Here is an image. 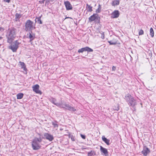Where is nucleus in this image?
<instances>
[{"mask_svg": "<svg viewBox=\"0 0 156 156\" xmlns=\"http://www.w3.org/2000/svg\"><path fill=\"white\" fill-rule=\"evenodd\" d=\"M17 34L16 29L14 28H11L8 29L6 34V37L7 39V42L11 44L14 40Z\"/></svg>", "mask_w": 156, "mask_h": 156, "instance_id": "obj_1", "label": "nucleus"}, {"mask_svg": "<svg viewBox=\"0 0 156 156\" xmlns=\"http://www.w3.org/2000/svg\"><path fill=\"white\" fill-rule=\"evenodd\" d=\"M49 100L50 102L57 106L63 108H65L73 112H75L77 110V109L76 108H75L74 107L71 106L69 104H63L62 102H61V103H56V99L54 98H51Z\"/></svg>", "mask_w": 156, "mask_h": 156, "instance_id": "obj_2", "label": "nucleus"}, {"mask_svg": "<svg viewBox=\"0 0 156 156\" xmlns=\"http://www.w3.org/2000/svg\"><path fill=\"white\" fill-rule=\"evenodd\" d=\"M42 141V139L41 138H35L33 140L32 144V146L34 150H38L41 148V146L39 143Z\"/></svg>", "mask_w": 156, "mask_h": 156, "instance_id": "obj_3", "label": "nucleus"}, {"mask_svg": "<svg viewBox=\"0 0 156 156\" xmlns=\"http://www.w3.org/2000/svg\"><path fill=\"white\" fill-rule=\"evenodd\" d=\"M25 30L26 31H32L35 28V24L34 22L30 20H27L25 25Z\"/></svg>", "mask_w": 156, "mask_h": 156, "instance_id": "obj_4", "label": "nucleus"}, {"mask_svg": "<svg viewBox=\"0 0 156 156\" xmlns=\"http://www.w3.org/2000/svg\"><path fill=\"white\" fill-rule=\"evenodd\" d=\"M125 99L129 106L133 107L136 104V101L130 94H128L125 96Z\"/></svg>", "mask_w": 156, "mask_h": 156, "instance_id": "obj_5", "label": "nucleus"}, {"mask_svg": "<svg viewBox=\"0 0 156 156\" xmlns=\"http://www.w3.org/2000/svg\"><path fill=\"white\" fill-rule=\"evenodd\" d=\"M20 43L18 41H15L11 44L9 46V48L13 52H16Z\"/></svg>", "mask_w": 156, "mask_h": 156, "instance_id": "obj_6", "label": "nucleus"}, {"mask_svg": "<svg viewBox=\"0 0 156 156\" xmlns=\"http://www.w3.org/2000/svg\"><path fill=\"white\" fill-rule=\"evenodd\" d=\"M39 86L38 84H36L32 87L33 91L37 94H41V92L39 90Z\"/></svg>", "mask_w": 156, "mask_h": 156, "instance_id": "obj_7", "label": "nucleus"}, {"mask_svg": "<svg viewBox=\"0 0 156 156\" xmlns=\"http://www.w3.org/2000/svg\"><path fill=\"white\" fill-rule=\"evenodd\" d=\"M44 137L46 139L50 141H52L54 139L53 135L48 133H44Z\"/></svg>", "mask_w": 156, "mask_h": 156, "instance_id": "obj_8", "label": "nucleus"}, {"mask_svg": "<svg viewBox=\"0 0 156 156\" xmlns=\"http://www.w3.org/2000/svg\"><path fill=\"white\" fill-rule=\"evenodd\" d=\"M119 11L118 10H115L111 14V17L112 18H116L119 16Z\"/></svg>", "mask_w": 156, "mask_h": 156, "instance_id": "obj_9", "label": "nucleus"}, {"mask_svg": "<svg viewBox=\"0 0 156 156\" xmlns=\"http://www.w3.org/2000/svg\"><path fill=\"white\" fill-rule=\"evenodd\" d=\"M30 31V32H29V33L27 34V38L30 39V42L31 44H32V41L35 38V34L32 33V31Z\"/></svg>", "mask_w": 156, "mask_h": 156, "instance_id": "obj_10", "label": "nucleus"}, {"mask_svg": "<svg viewBox=\"0 0 156 156\" xmlns=\"http://www.w3.org/2000/svg\"><path fill=\"white\" fill-rule=\"evenodd\" d=\"M64 4L66 10H69L72 9L73 8L72 6L69 1H66L64 2Z\"/></svg>", "mask_w": 156, "mask_h": 156, "instance_id": "obj_11", "label": "nucleus"}, {"mask_svg": "<svg viewBox=\"0 0 156 156\" xmlns=\"http://www.w3.org/2000/svg\"><path fill=\"white\" fill-rule=\"evenodd\" d=\"M150 150L146 146H144L142 153L144 156H146L148 154L150 153Z\"/></svg>", "mask_w": 156, "mask_h": 156, "instance_id": "obj_12", "label": "nucleus"}, {"mask_svg": "<svg viewBox=\"0 0 156 156\" xmlns=\"http://www.w3.org/2000/svg\"><path fill=\"white\" fill-rule=\"evenodd\" d=\"M100 151L102 153H103L106 156V155H108V152L106 149L103 147L101 146H100Z\"/></svg>", "mask_w": 156, "mask_h": 156, "instance_id": "obj_13", "label": "nucleus"}, {"mask_svg": "<svg viewBox=\"0 0 156 156\" xmlns=\"http://www.w3.org/2000/svg\"><path fill=\"white\" fill-rule=\"evenodd\" d=\"M97 15L94 14L92 16H91L89 18V21L90 22H92L95 20L97 18Z\"/></svg>", "mask_w": 156, "mask_h": 156, "instance_id": "obj_14", "label": "nucleus"}, {"mask_svg": "<svg viewBox=\"0 0 156 156\" xmlns=\"http://www.w3.org/2000/svg\"><path fill=\"white\" fill-rule=\"evenodd\" d=\"M102 140L104 141L107 145H108L110 144V140L107 139L104 136H103L102 137Z\"/></svg>", "mask_w": 156, "mask_h": 156, "instance_id": "obj_15", "label": "nucleus"}, {"mask_svg": "<svg viewBox=\"0 0 156 156\" xmlns=\"http://www.w3.org/2000/svg\"><path fill=\"white\" fill-rule=\"evenodd\" d=\"M120 1L119 0H115L112 2V5L113 6L118 5L119 4Z\"/></svg>", "mask_w": 156, "mask_h": 156, "instance_id": "obj_16", "label": "nucleus"}, {"mask_svg": "<svg viewBox=\"0 0 156 156\" xmlns=\"http://www.w3.org/2000/svg\"><path fill=\"white\" fill-rule=\"evenodd\" d=\"M84 51H87L88 52H91L93 51V50L88 47H86L83 48Z\"/></svg>", "mask_w": 156, "mask_h": 156, "instance_id": "obj_17", "label": "nucleus"}, {"mask_svg": "<svg viewBox=\"0 0 156 156\" xmlns=\"http://www.w3.org/2000/svg\"><path fill=\"white\" fill-rule=\"evenodd\" d=\"M23 94L22 93H19L17 95V99H20L23 98Z\"/></svg>", "mask_w": 156, "mask_h": 156, "instance_id": "obj_18", "label": "nucleus"}, {"mask_svg": "<svg viewBox=\"0 0 156 156\" xmlns=\"http://www.w3.org/2000/svg\"><path fill=\"white\" fill-rule=\"evenodd\" d=\"M87 12H91L92 11V7L88 4H87Z\"/></svg>", "mask_w": 156, "mask_h": 156, "instance_id": "obj_19", "label": "nucleus"}, {"mask_svg": "<svg viewBox=\"0 0 156 156\" xmlns=\"http://www.w3.org/2000/svg\"><path fill=\"white\" fill-rule=\"evenodd\" d=\"M95 154V152L94 151L92 150L90 152H88L87 153V156H92L93 155Z\"/></svg>", "mask_w": 156, "mask_h": 156, "instance_id": "obj_20", "label": "nucleus"}, {"mask_svg": "<svg viewBox=\"0 0 156 156\" xmlns=\"http://www.w3.org/2000/svg\"><path fill=\"white\" fill-rule=\"evenodd\" d=\"M150 34L151 37H153L154 36V31L152 28L151 27L150 30Z\"/></svg>", "mask_w": 156, "mask_h": 156, "instance_id": "obj_21", "label": "nucleus"}, {"mask_svg": "<svg viewBox=\"0 0 156 156\" xmlns=\"http://www.w3.org/2000/svg\"><path fill=\"white\" fill-rule=\"evenodd\" d=\"M54 0H46L45 5H48L49 4L53 3Z\"/></svg>", "mask_w": 156, "mask_h": 156, "instance_id": "obj_22", "label": "nucleus"}, {"mask_svg": "<svg viewBox=\"0 0 156 156\" xmlns=\"http://www.w3.org/2000/svg\"><path fill=\"white\" fill-rule=\"evenodd\" d=\"M21 17V15L18 13H16L15 15V20L16 21H17L19 20L20 18Z\"/></svg>", "mask_w": 156, "mask_h": 156, "instance_id": "obj_23", "label": "nucleus"}, {"mask_svg": "<svg viewBox=\"0 0 156 156\" xmlns=\"http://www.w3.org/2000/svg\"><path fill=\"white\" fill-rule=\"evenodd\" d=\"M20 65L21 66L22 68L24 70H26V67L24 63L23 62H20Z\"/></svg>", "mask_w": 156, "mask_h": 156, "instance_id": "obj_24", "label": "nucleus"}, {"mask_svg": "<svg viewBox=\"0 0 156 156\" xmlns=\"http://www.w3.org/2000/svg\"><path fill=\"white\" fill-rule=\"evenodd\" d=\"M41 16H40L39 17H36V20H37V21H38L40 24H42V22L41 20Z\"/></svg>", "mask_w": 156, "mask_h": 156, "instance_id": "obj_25", "label": "nucleus"}, {"mask_svg": "<svg viewBox=\"0 0 156 156\" xmlns=\"http://www.w3.org/2000/svg\"><path fill=\"white\" fill-rule=\"evenodd\" d=\"M101 6L100 5H99L98 8L97 9H96V12L97 13H99L101 12Z\"/></svg>", "mask_w": 156, "mask_h": 156, "instance_id": "obj_26", "label": "nucleus"}, {"mask_svg": "<svg viewBox=\"0 0 156 156\" xmlns=\"http://www.w3.org/2000/svg\"><path fill=\"white\" fill-rule=\"evenodd\" d=\"M99 33H100L101 34V38L102 39H104L105 38V35H104V33L103 32H100L99 31Z\"/></svg>", "mask_w": 156, "mask_h": 156, "instance_id": "obj_27", "label": "nucleus"}, {"mask_svg": "<svg viewBox=\"0 0 156 156\" xmlns=\"http://www.w3.org/2000/svg\"><path fill=\"white\" fill-rule=\"evenodd\" d=\"M144 32L143 30L141 29L140 30L139 32V35H142L144 34Z\"/></svg>", "mask_w": 156, "mask_h": 156, "instance_id": "obj_28", "label": "nucleus"}, {"mask_svg": "<svg viewBox=\"0 0 156 156\" xmlns=\"http://www.w3.org/2000/svg\"><path fill=\"white\" fill-rule=\"evenodd\" d=\"M108 42L110 45H114L116 44V43L112 42L111 41H108Z\"/></svg>", "mask_w": 156, "mask_h": 156, "instance_id": "obj_29", "label": "nucleus"}, {"mask_svg": "<svg viewBox=\"0 0 156 156\" xmlns=\"http://www.w3.org/2000/svg\"><path fill=\"white\" fill-rule=\"evenodd\" d=\"M70 137L71 138V140L73 141H75V137L73 136H70Z\"/></svg>", "mask_w": 156, "mask_h": 156, "instance_id": "obj_30", "label": "nucleus"}, {"mask_svg": "<svg viewBox=\"0 0 156 156\" xmlns=\"http://www.w3.org/2000/svg\"><path fill=\"white\" fill-rule=\"evenodd\" d=\"M83 48H82L80 49H79L78 51V52L79 53H82L84 51H83Z\"/></svg>", "mask_w": 156, "mask_h": 156, "instance_id": "obj_31", "label": "nucleus"}, {"mask_svg": "<svg viewBox=\"0 0 156 156\" xmlns=\"http://www.w3.org/2000/svg\"><path fill=\"white\" fill-rule=\"evenodd\" d=\"M52 125L54 126V127H58V125L56 123L53 122L52 123Z\"/></svg>", "mask_w": 156, "mask_h": 156, "instance_id": "obj_32", "label": "nucleus"}, {"mask_svg": "<svg viewBox=\"0 0 156 156\" xmlns=\"http://www.w3.org/2000/svg\"><path fill=\"white\" fill-rule=\"evenodd\" d=\"M81 137L83 139H85L86 138V136L85 135H83V134H80Z\"/></svg>", "mask_w": 156, "mask_h": 156, "instance_id": "obj_33", "label": "nucleus"}, {"mask_svg": "<svg viewBox=\"0 0 156 156\" xmlns=\"http://www.w3.org/2000/svg\"><path fill=\"white\" fill-rule=\"evenodd\" d=\"M11 0H3L5 2L9 3Z\"/></svg>", "mask_w": 156, "mask_h": 156, "instance_id": "obj_34", "label": "nucleus"}, {"mask_svg": "<svg viewBox=\"0 0 156 156\" xmlns=\"http://www.w3.org/2000/svg\"><path fill=\"white\" fill-rule=\"evenodd\" d=\"M115 69H116L115 67H114V66H113L112 67V70H114V71L115 70Z\"/></svg>", "mask_w": 156, "mask_h": 156, "instance_id": "obj_35", "label": "nucleus"}, {"mask_svg": "<svg viewBox=\"0 0 156 156\" xmlns=\"http://www.w3.org/2000/svg\"><path fill=\"white\" fill-rule=\"evenodd\" d=\"M45 0H43L42 1H41V2H40V3H44V1Z\"/></svg>", "mask_w": 156, "mask_h": 156, "instance_id": "obj_36", "label": "nucleus"}, {"mask_svg": "<svg viewBox=\"0 0 156 156\" xmlns=\"http://www.w3.org/2000/svg\"><path fill=\"white\" fill-rule=\"evenodd\" d=\"M2 29V28L1 27H0V30H1Z\"/></svg>", "mask_w": 156, "mask_h": 156, "instance_id": "obj_37", "label": "nucleus"}, {"mask_svg": "<svg viewBox=\"0 0 156 156\" xmlns=\"http://www.w3.org/2000/svg\"><path fill=\"white\" fill-rule=\"evenodd\" d=\"M1 38V37H0V39Z\"/></svg>", "mask_w": 156, "mask_h": 156, "instance_id": "obj_38", "label": "nucleus"}]
</instances>
